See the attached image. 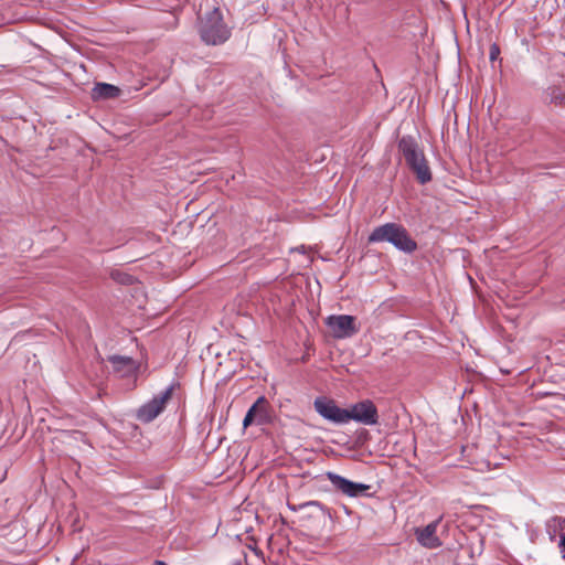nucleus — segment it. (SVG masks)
Wrapping results in <instances>:
<instances>
[{"label": "nucleus", "mask_w": 565, "mask_h": 565, "mask_svg": "<svg viewBox=\"0 0 565 565\" xmlns=\"http://www.w3.org/2000/svg\"><path fill=\"white\" fill-rule=\"evenodd\" d=\"M558 547L564 552L563 558L565 559V533L561 536Z\"/></svg>", "instance_id": "2eb2a0df"}, {"label": "nucleus", "mask_w": 565, "mask_h": 565, "mask_svg": "<svg viewBox=\"0 0 565 565\" xmlns=\"http://www.w3.org/2000/svg\"><path fill=\"white\" fill-rule=\"evenodd\" d=\"M330 334L334 339H348L359 332L356 319L350 315H331L326 319Z\"/></svg>", "instance_id": "20e7f679"}, {"label": "nucleus", "mask_w": 565, "mask_h": 565, "mask_svg": "<svg viewBox=\"0 0 565 565\" xmlns=\"http://www.w3.org/2000/svg\"><path fill=\"white\" fill-rule=\"evenodd\" d=\"M439 520L434 521L423 529L416 530L417 541L427 548L441 546V541L436 535Z\"/></svg>", "instance_id": "9d476101"}, {"label": "nucleus", "mask_w": 565, "mask_h": 565, "mask_svg": "<svg viewBox=\"0 0 565 565\" xmlns=\"http://www.w3.org/2000/svg\"><path fill=\"white\" fill-rule=\"evenodd\" d=\"M327 478L337 490L351 498H356L370 489L369 484L353 482L334 472H327Z\"/></svg>", "instance_id": "1a4fd4ad"}, {"label": "nucleus", "mask_w": 565, "mask_h": 565, "mask_svg": "<svg viewBox=\"0 0 565 565\" xmlns=\"http://www.w3.org/2000/svg\"><path fill=\"white\" fill-rule=\"evenodd\" d=\"M173 385L168 386L164 391L153 396L152 399L143 404L137 412V418L142 423H150L158 417L166 408L167 403L171 399Z\"/></svg>", "instance_id": "39448f33"}, {"label": "nucleus", "mask_w": 565, "mask_h": 565, "mask_svg": "<svg viewBox=\"0 0 565 565\" xmlns=\"http://www.w3.org/2000/svg\"><path fill=\"white\" fill-rule=\"evenodd\" d=\"M316 412L324 419L334 424H347V408H341L333 399L317 397L313 403Z\"/></svg>", "instance_id": "0eeeda50"}, {"label": "nucleus", "mask_w": 565, "mask_h": 565, "mask_svg": "<svg viewBox=\"0 0 565 565\" xmlns=\"http://www.w3.org/2000/svg\"><path fill=\"white\" fill-rule=\"evenodd\" d=\"M551 102L562 105L565 104V95L559 89L553 88L551 93Z\"/></svg>", "instance_id": "ddd939ff"}, {"label": "nucleus", "mask_w": 565, "mask_h": 565, "mask_svg": "<svg viewBox=\"0 0 565 565\" xmlns=\"http://www.w3.org/2000/svg\"><path fill=\"white\" fill-rule=\"evenodd\" d=\"M201 39L210 45H218L228 40L231 32L224 24L222 14L217 8H214L201 21Z\"/></svg>", "instance_id": "7ed1b4c3"}, {"label": "nucleus", "mask_w": 565, "mask_h": 565, "mask_svg": "<svg viewBox=\"0 0 565 565\" xmlns=\"http://www.w3.org/2000/svg\"><path fill=\"white\" fill-rule=\"evenodd\" d=\"M153 565H167V564H166L164 562H161V561H156V562L153 563Z\"/></svg>", "instance_id": "f3484780"}, {"label": "nucleus", "mask_w": 565, "mask_h": 565, "mask_svg": "<svg viewBox=\"0 0 565 565\" xmlns=\"http://www.w3.org/2000/svg\"><path fill=\"white\" fill-rule=\"evenodd\" d=\"M498 54H499V49H498V46H497V45H492V46H491V50H490V58H491V60L497 58Z\"/></svg>", "instance_id": "4468645a"}, {"label": "nucleus", "mask_w": 565, "mask_h": 565, "mask_svg": "<svg viewBox=\"0 0 565 565\" xmlns=\"http://www.w3.org/2000/svg\"><path fill=\"white\" fill-rule=\"evenodd\" d=\"M369 242H387L404 253H412L417 248L416 242L408 235L406 228L396 223L375 227L369 236Z\"/></svg>", "instance_id": "f257e3e1"}, {"label": "nucleus", "mask_w": 565, "mask_h": 565, "mask_svg": "<svg viewBox=\"0 0 565 565\" xmlns=\"http://www.w3.org/2000/svg\"><path fill=\"white\" fill-rule=\"evenodd\" d=\"M398 150L422 184L431 180V172L424 152L412 137H402L398 142Z\"/></svg>", "instance_id": "f03ea898"}, {"label": "nucleus", "mask_w": 565, "mask_h": 565, "mask_svg": "<svg viewBox=\"0 0 565 565\" xmlns=\"http://www.w3.org/2000/svg\"><path fill=\"white\" fill-rule=\"evenodd\" d=\"M120 89L107 83H98L93 88L94 98H115L119 96Z\"/></svg>", "instance_id": "f8f14e48"}, {"label": "nucleus", "mask_w": 565, "mask_h": 565, "mask_svg": "<svg viewBox=\"0 0 565 565\" xmlns=\"http://www.w3.org/2000/svg\"><path fill=\"white\" fill-rule=\"evenodd\" d=\"M270 422V405L265 396H259L247 411L243 419V427L247 428L250 425H265Z\"/></svg>", "instance_id": "6e6552de"}, {"label": "nucleus", "mask_w": 565, "mask_h": 565, "mask_svg": "<svg viewBox=\"0 0 565 565\" xmlns=\"http://www.w3.org/2000/svg\"><path fill=\"white\" fill-rule=\"evenodd\" d=\"M297 250H299V253H305V247L301 246V247L297 248Z\"/></svg>", "instance_id": "a211bd4d"}, {"label": "nucleus", "mask_w": 565, "mask_h": 565, "mask_svg": "<svg viewBox=\"0 0 565 565\" xmlns=\"http://www.w3.org/2000/svg\"><path fill=\"white\" fill-rule=\"evenodd\" d=\"M307 505H318V502L317 501H310V502L305 503L302 507H307Z\"/></svg>", "instance_id": "dca6fc26"}, {"label": "nucleus", "mask_w": 565, "mask_h": 565, "mask_svg": "<svg viewBox=\"0 0 565 565\" xmlns=\"http://www.w3.org/2000/svg\"><path fill=\"white\" fill-rule=\"evenodd\" d=\"M347 412V423L354 420L366 426H373L379 422L377 408L370 399H364L351 405Z\"/></svg>", "instance_id": "423d86ee"}, {"label": "nucleus", "mask_w": 565, "mask_h": 565, "mask_svg": "<svg viewBox=\"0 0 565 565\" xmlns=\"http://www.w3.org/2000/svg\"><path fill=\"white\" fill-rule=\"evenodd\" d=\"M114 371L120 376H130L136 370V362L129 356L111 355L108 358Z\"/></svg>", "instance_id": "9b49d317"}]
</instances>
